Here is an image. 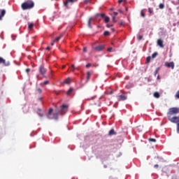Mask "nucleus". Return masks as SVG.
I'll use <instances>...</instances> for the list:
<instances>
[{
	"label": "nucleus",
	"instance_id": "1",
	"mask_svg": "<svg viewBox=\"0 0 179 179\" xmlns=\"http://www.w3.org/2000/svg\"><path fill=\"white\" fill-rule=\"evenodd\" d=\"M54 109L52 108L49 109L48 113L47 115L48 120H58L59 112H57V109L55 110V112L52 113Z\"/></svg>",
	"mask_w": 179,
	"mask_h": 179
},
{
	"label": "nucleus",
	"instance_id": "2",
	"mask_svg": "<svg viewBox=\"0 0 179 179\" xmlns=\"http://www.w3.org/2000/svg\"><path fill=\"white\" fill-rule=\"evenodd\" d=\"M21 8L23 10H27V9H31L34 8V2L33 1H27L24 2Z\"/></svg>",
	"mask_w": 179,
	"mask_h": 179
},
{
	"label": "nucleus",
	"instance_id": "3",
	"mask_svg": "<svg viewBox=\"0 0 179 179\" xmlns=\"http://www.w3.org/2000/svg\"><path fill=\"white\" fill-rule=\"evenodd\" d=\"M177 114H179V108H170L167 113V117H172V115H176Z\"/></svg>",
	"mask_w": 179,
	"mask_h": 179
},
{
	"label": "nucleus",
	"instance_id": "4",
	"mask_svg": "<svg viewBox=\"0 0 179 179\" xmlns=\"http://www.w3.org/2000/svg\"><path fill=\"white\" fill-rule=\"evenodd\" d=\"M68 105L66 104H63L61 107H60V110H59L58 109H56L57 112H59V115L60 114V115H64V114H66V113H68Z\"/></svg>",
	"mask_w": 179,
	"mask_h": 179
},
{
	"label": "nucleus",
	"instance_id": "5",
	"mask_svg": "<svg viewBox=\"0 0 179 179\" xmlns=\"http://www.w3.org/2000/svg\"><path fill=\"white\" fill-rule=\"evenodd\" d=\"M168 120L173 124H179V115L178 116H168Z\"/></svg>",
	"mask_w": 179,
	"mask_h": 179
},
{
	"label": "nucleus",
	"instance_id": "6",
	"mask_svg": "<svg viewBox=\"0 0 179 179\" xmlns=\"http://www.w3.org/2000/svg\"><path fill=\"white\" fill-rule=\"evenodd\" d=\"M99 16L103 19L105 23H108V22H110V17L106 16V14H96V17H99Z\"/></svg>",
	"mask_w": 179,
	"mask_h": 179
},
{
	"label": "nucleus",
	"instance_id": "7",
	"mask_svg": "<svg viewBox=\"0 0 179 179\" xmlns=\"http://www.w3.org/2000/svg\"><path fill=\"white\" fill-rule=\"evenodd\" d=\"M39 72L42 76H45V73H47V69L44 67V64H41L39 66Z\"/></svg>",
	"mask_w": 179,
	"mask_h": 179
},
{
	"label": "nucleus",
	"instance_id": "8",
	"mask_svg": "<svg viewBox=\"0 0 179 179\" xmlns=\"http://www.w3.org/2000/svg\"><path fill=\"white\" fill-rule=\"evenodd\" d=\"M165 66H166V68H171V69H174V62H165Z\"/></svg>",
	"mask_w": 179,
	"mask_h": 179
},
{
	"label": "nucleus",
	"instance_id": "9",
	"mask_svg": "<svg viewBox=\"0 0 179 179\" xmlns=\"http://www.w3.org/2000/svg\"><path fill=\"white\" fill-rule=\"evenodd\" d=\"M0 64H3V65L5 66H9V65H10L9 62H6V60H5V59H3L2 57H0Z\"/></svg>",
	"mask_w": 179,
	"mask_h": 179
},
{
	"label": "nucleus",
	"instance_id": "10",
	"mask_svg": "<svg viewBox=\"0 0 179 179\" xmlns=\"http://www.w3.org/2000/svg\"><path fill=\"white\" fill-rule=\"evenodd\" d=\"M94 50H95V51H103V50H104V45H100L99 46H96L94 48Z\"/></svg>",
	"mask_w": 179,
	"mask_h": 179
},
{
	"label": "nucleus",
	"instance_id": "11",
	"mask_svg": "<svg viewBox=\"0 0 179 179\" xmlns=\"http://www.w3.org/2000/svg\"><path fill=\"white\" fill-rule=\"evenodd\" d=\"M117 98L119 101H124L128 99V96H127V95H120Z\"/></svg>",
	"mask_w": 179,
	"mask_h": 179
},
{
	"label": "nucleus",
	"instance_id": "12",
	"mask_svg": "<svg viewBox=\"0 0 179 179\" xmlns=\"http://www.w3.org/2000/svg\"><path fill=\"white\" fill-rule=\"evenodd\" d=\"M71 82H72L71 78H67L63 83H62V85H69Z\"/></svg>",
	"mask_w": 179,
	"mask_h": 179
},
{
	"label": "nucleus",
	"instance_id": "13",
	"mask_svg": "<svg viewBox=\"0 0 179 179\" xmlns=\"http://www.w3.org/2000/svg\"><path fill=\"white\" fill-rule=\"evenodd\" d=\"M74 92H75V89L70 87L66 94L67 96H71Z\"/></svg>",
	"mask_w": 179,
	"mask_h": 179
},
{
	"label": "nucleus",
	"instance_id": "14",
	"mask_svg": "<svg viewBox=\"0 0 179 179\" xmlns=\"http://www.w3.org/2000/svg\"><path fill=\"white\" fill-rule=\"evenodd\" d=\"M157 45H159V47L161 48H164V45L163 44V40L162 39H158L157 40Z\"/></svg>",
	"mask_w": 179,
	"mask_h": 179
},
{
	"label": "nucleus",
	"instance_id": "15",
	"mask_svg": "<svg viewBox=\"0 0 179 179\" xmlns=\"http://www.w3.org/2000/svg\"><path fill=\"white\" fill-rule=\"evenodd\" d=\"M78 0H66V2H64V6L68 7L69 3H73V2H76Z\"/></svg>",
	"mask_w": 179,
	"mask_h": 179
},
{
	"label": "nucleus",
	"instance_id": "16",
	"mask_svg": "<svg viewBox=\"0 0 179 179\" xmlns=\"http://www.w3.org/2000/svg\"><path fill=\"white\" fill-rule=\"evenodd\" d=\"M6 14V10H0V20L5 16Z\"/></svg>",
	"mask_w": 179,
	"mask_h": 179
},
{
	"label": "nucleus",
	"instance_id": "17",
	"mask_svg": "<svg viewBox=\"0 0 179 179\" xmlns=\"http://www.w3.org/2000/svg\"><path fill=\"white\" fill-rule=\"evenodd\" d=\"M62 37H64V34H61L60 36L59 37L55 38L53 40V41H55V43H57V42L59 41L62 38Z\"/></svg>",
	"mask_w": 179,
	"mask_h": 179
},
{
	"label": "nucleus",
	"instance_id": "18",
	"mask_svg": "<svg viewBox=\"0 0 179 179\" xmlns=\"http://www.w3.org/2000/svg\"><path fill=\"white\" fill-rule=\"evenodd\" d=\"M116 134H117V133L115 132L114 129H112L109 131L108 135H110V136L113 135H116Z\"/></svg>",
	"mask_w": 179,
	"mask_h": 179
},
{
	"label": "nucleus",
	"instance_id": "19",
	"mask_svg": "<svg viewBox=\"0 0 179 179\" xmlns=\"http://www.w3.org/2000/svg\"><path fill=\"white\" fill-rule=\"evenodd\" d=\"M92 20H93V19L91 17L89 19V20L87 22V24H88V27H90V29H92Z\"/></svg>",
	"mask_w": 179,
	"mask_h": 179
},
{
	"label": "nucleus",
	"instance_id": "20",
	"mask_svg": "<svg viewBox=\"0 0 179 179\" xmlns=\"http://www.w3.org/2000/svg\"><path fill=\"white\" fill-rule=\"evenodd\" d=\"M90 76H92V73H90V71H87V82H88V80H90Z\"/></svg>",
	"mask_w": 179,
	"mask_h": 179
},
{
	"label": "nucleus",
	"instance_id": "21",
	"mask_svg": "<svg viewBox=\"0 0 179 179\" xmlns=\"http://www.w3.org/2000/svg\"><path fill=\"white\" fill-rule=\"evenodd\" d=\"M154 97H155L156 99H159L160 97V94H159V92H155Z\"/></svg>",
	"mask_w": 179,
	"mask_h": 179
},
{
	"label": "nucleus",
	"instance_id": "22",
	"mask_svg": "<svg viewBox=\"0 0 179 179\" xmlns=\"http://www.w3.org/2000/svg\"><path fill=\"white\" fill-rule=\"evenodd\" d=\"M159 71H160V68H157L154 72V76H156L159 73Z\"/></svg>",
	"mask_w": 179,
	"mask_h": 179
},
{
	"label": "nucleus",
	"instance_id": "23",
	"mask_svg": "<svg viewBox=\"0 0 179 179\" xmlns=\"http://www.w3.org/2000/svg\"><path fill=\"white\" fill-rule=\"evenodd\" d=\"M34 26V24L30 23L28 25V29H29V30H31V29H33Z\"/></svg>",
	"mask_w": 179,
	"mask_h": 179
},
{
	"label": "nucleus",
	"instance_id": "24",
	"mask_svg": "<svg viewBox=\"0 0 179 179\" xmlns=\"http://www.w3.org/2000/svg\"><path fill=\"white\" fill-rule=\"evenodd\" d=\"M150 59H152V57L150 56H148L146 58V64H149V62H150Z\"/></svg>",
	"mask_w": 179,
	"mask_h": 179
},
{
	"label": "nucleus",
	"instance_id": "25",
	"mask_svg": "<svg viewBox=\"0 0 179 179\" xmlns=\"http://www.w3.org/2000/svg\"><path fill=\"white\" fill-rule=\"evenodd\" d=\"M113 14H114L115 15L113 17V22H115V16H117V15H118V13L114 12Z\"/></svg>",
	"mask_w": 179,
	"mask_h": 179
},
{
	"label": "nucleus",
	"instance_id": "26",
	"mask_svg": "<svg viewBox=\"0 0 179 179\" xmlns=\"http://www.w3.org/2000/svg\"><path fill=\"white\" fill-rule=\"evenodd\" d=\"M159 8V9H164V3H160Z\"/></svg>",
	"mask_w": 179,
	"mask_h": 179
},
{
	"label": "nucleus",
	"instance_id": "27",
	"mask_svg": "<svg viewBox=\"0 0 179 179\" xmlns=\"http://www.w3.org/2000/svg\"><path fill=\"white\" fill-rule=\"evenodd\" d=\"M157 57V52H155L152 55V58H156Z\"/></svg>",
	"mask_w": 179,
	"mask_h": 179
},
{
	"label": "nucleus",
	"instance_id": "28",
	"mask_svg": "<svg viewBox=\"0 0 179 179\" xmlns=\"http://www.w3.org/2000/svg\"><path fill=\"white\" fill-rule=\"evenodd\" d=\"M36 92H37L38 93H39V94H41V93H43V90H41V88L36 89Z\"/></svg>",
	"mask_w": 179,
	"mask_h": 179
},
{
	"label": "nucleus",
	"instance_id": "29",
	"mask_svg": "<svg viewBox=\"0 0 179 179\" xmlns=\"http://www.w3.org/2000/svg\"><path fill=\"white\" fill-rule=\"evenodd\" d=\"M103 36H110V32L108 31H104Z\"/></svg>",
	"mask_w": 179,
	"mask_h": 179
},
{
	"label": "nucleus",
	"instance_id": "30",
	"mask_svg": "<svg viewBox=\"0 0 179 179\" xmlns=\"http://www.w3.org/2000/svg\"><path fill=\"white\" fill-rule=\"evenodd\" d=\"M90 1H92V0H85L84 3H85V5H87V3H89V2H90Z\"/></svg>",
	"mask_w": 179,
	"mask_h": 179
},
{
	"label": "nucleus",
	"instance_id": "31",
	"mask_svg": "<svg viewBox=\"0 0 179 179\" xmlns=\"http://www.w3.org/2000/svg\"><path fill=\"white\" fill-rule=\"evenodd\" d=\"M90 66H92V64L90 63L87 64L85 66L86 68H90Z\"/></svg>",
	"mask_w": 179,
	"mask_h": 179
},
{
	"label": "nucleus",
	"instance_id": "32",
	"mask_svg": "<svg viewBox=\"0 0 179 179\" xmlns=\"http://www.w3.org/2000/svg\"><path fill=\"white\" fill-rule=\"evenodd\" d=\"M149 141L150 142H156V139L155 138H149Z\"/></svg>",
	"mask_w": 179,
	"mask_h": 179
},
{
	"label": "nucleus",
	"instance_id": "33",
	"mask_svg": "<svg viewBox=\"0 0 179 179\" xmlns=\"http://www.w3.org/2000/svg\"><path fill=\"white\" fill-rule=\"evenodd\" d=\"M50 82L48 80L44 81L43 85H49Z\"/></svg>",
	"mask_w": 179,
	"mask_h": 179
},
{
	"label": "nucleus",
	"instance_id": "34",
	"mask_svg": "<svg viewBox=\"0 0 179 179\" xmlns=\"http://www.w3.org/2000/svg\"><path fill=\"white\" fill-rule=\"evenodd\" d=\"M71 67L73 68V72H74L75 69H76V68H75V64H72Z\"/></svg>",
	"mask_w": 179,
	"mask_h": 179
},
{
	"label": "nucleus",
	"instance_id": "35",
	"mask_svg": "<svg viewBox=\"0 0 179 179\" xmlns=\"http://www.w3.org/2000/svg\"><path fill=\"white\" fill-rule=\"evenodd\" d=\"M108 52H111V51H113V48H108Z\"/></svg>",
	"mask_w": 179,
	"mask_h": 179
},
{
	"label": "nucleus",
	"instance_id": "36",
	"mask_svg": "<svg viewBox=\"0 0 179 179\" xmlns=\"http://www.w3.org/2000/svg\"><path fill=\"white\" fill-rule=\"evenodd\" d=\"M177 132L179 133V123L177 124Z\"/></svg>",
	"mask_w": 179,
	"mask_h": 179
},
{
	"label": "nucleus",
	"instance_id": "37",
	"mask_svg": "<svg viewBox=\"0 0 179 179\" xmlns=\"http://www.w3.org/2000/svg\"><path fill=\"white\" fill-rule=\"evenodd\" d=\"M142 38H143V36L142 35H140L138 36V40H142Z\"/></svg>",
	"mask_w": 179,
	"mask_h": 179
},
{
	"label": "nucleus",
	"instance_id": "38",
	"mask_svg": "<svg viewBox=\"0 0 179 179\" xmlns=\"http://www.w3.org/2000/svg\"><path fill=\"white\" fill-rule=\"evenodd\" d=\"M83 52H87V49L86 48V47L83 48Z\"/></svg>",
	"mask_w": 179,
	"mask_h": 179
},
{
	"label": "nucleus",
	"instance_id": "39",
	"mask_svg": "<svg viewBox=\"0 0 179 179\" xmlns=\"http://www.w3.org/2000/svg\"><path fill=\"white\" fill-rule=\"evenodd\" d=\"M141 16L143 17H145V13H143V11H141Z\"/></svg>",
	"mask_w": 179,
	"mask_h": 179
},
{
	"label": "nucleus",
	"instance_id": "40",
	"mask_svg": "<svg viewBox=\"0 0 179 179\" xmlns=\"http://www.w3.org/2000/svg\"><path fill=\"white\" fill-rule=\"evenodd\" d=\"M50 50H51V48H50V46H48V47L46 48V50H47V51H50Z\"/></svg>",
	"mask_w": 179,
	"mask_h": 179
},
{
	"label": "nucleus",
	"instance_id": "41",
	"mask_svg": "<svg viewBox=\"0 0 179 179\" xmlns=\"http://www.w3.org/2000/svg\"><path fill=\"white\" fill-rule=\"evenodd\" d=\"M159 168V165L158 164H155V166H154V169H158Z\"/></svg>",
	"mask_w": 179,
	"mask_h": 179
},
{
	"label": "nucleus",
	"instance_id": "42",
	"mask_svg": "<svg viewBox=\"0 0 179 179\" xmlns=\"http://www.w3.org/2000/svg\"><path fill=\"white\" fill-rule=\"evenodd\" d=\"M26 72H27V73H29L30 72V69H26Z\"/></svg>",
	"mask_w": 179,
	"mask_h": 179
},
{
	"label": "nucleus",
	"instance_id": "43",
	"mask_svg": "<svg viewBox=\"0 0 179 179\" xmlns=\"http://www.w3.org/2000/svg\"><path fill=\"white\" fill-rule=\"evenodd\" d=\"M39 117H44V115L43 113H38Z\"/></svg>",
	"mask_w": 179,
	"mask_h": 179
},
{
	"label": "nucleus",
	"instance_id": "44",
	"mask_svg": "<svg viewBox=\"0 0 179 179\" xmlns=\"http://www.w3.org/2000/svg\"><path fill=\"white\" fill-rule=\"evenodd\" d=\"M106 27H113V24H107Z\"/></svg>",
	"mask_w": 179,
	"mask_h": 179
},
{
	"label": "nucleus",
	"instance_id": "45",
	"mask_svg": "<svg viewBox=\"0 0 179 179\" xmlns=\"http://www.w3.org/2000/svg\"><path fill=\"white\" fill-rule=\"evenodd\" d=\"M119 13H124V12L122 10H118Z\"/></svg>",
	"mask_w": 179,
	"mask_h": 179
},
{
	"label": "nucleus",
	"instance_id": "46",
	"mask_svg": "<svg viewBox=\"0 0 179 179\" xmlns=\"http://www.w3.org/2000/svg\"><path fill=\"white\" fill-rule=\"evenodd\" d=\"M122 1L123 0H118V3H122Z\"/></svg>",
	"mask_w": 179,
	"mask_h": 179
},
{
	"label": "nucleus",
	"instance_id": "47",
	"mask_svg": "<svg viewBox=\"0 0 179 179\" xmlns=\"http://www.w3.org/2000/svg\"><path fill=\"white\" fill-rule=\"evenodd\" d=\"M157 79H158V80H160V76L158 75Z\"/></svg>",
	"mask_w": 179,
	"mask_h": 179
},
{
	"label": "nucleus",
	"instance_id": "48",
	"mask_svg": "<svg viewBox=\"0 0 179 179\" xmlns=\"http://www.w3.org/2000/svg\"><path fill=\"white\" fill-rule=\"evenodd\" d=\"M148 11L150 12V13H152V10L150 8H148Z\"/></svg>",
	"mask_w": 179,
	"mask_h": 179
},
{
	"label": "nucleus",
	"instance_id": "49",
	"mask_svg": "<svg viewBox=\"0 0 179 179\" xmlns=\"http://www.w3.org/2000/svg\"><path fill=\"white\" fill-rule=\"evenodd\" d=\"M54 43H55V41H52V42L51 43V45H54Z\"/></svg>",
	"mask_w": 179,
	"mask_h": 179
},
{
	"label": "nucleus",
	"instance_id": "50",
	"mask_svg": "<svg viewBox=\"0 0 179 179\" xmlns=\"http://www.w3.org/2000/svg\"><path fill=\"white\" fill-rule=\"evenodd\" d=\"M56 94H59V92H57V91H55Z\"/></svg>",
	"mask_w": 179,
	"mask_h": 179
},
{
	"label": "nucleus",
	"instance_id": "51",
	"mask_svg": "<svg viewBox=\"0 0 179 179\" xmlns=\"http://www.w3.org/2000/svg\"><path fill=\"white\" fill-rule=\"evenodd\" d=\"M66 66H62V69H64Z\"/></svg>",
	"mask_w": 179,
	"mask_h": 179
},
{
	"label": "nucleus",
	"instance_id": "52",
	"mask_svg": "<svg viewBox=\"0 0 179 179\" xmlns=\"http://www.w3.org/2000/svg\"><path fill=\"white\" fill-rule=\"evenodd\" d=\"M38 111H41V109H38Z\"/></svg>",
	"mask_w": 179,
	"mask_h": 179
},
{
	"label": "nucleus",
	"instance_id": "53",
	"mask_svg": "<svg viewBox=\"0 0 179 179\" xmlns=\"http://www.w3.org/2000/svg\"><path fill=\"white\" fill-rule=\"evenodd\" d=\"M178 2H179V0H178Z\"/></svg>",
	"mask_w": 179,
	"mask_h": 179
}]
</instances>
